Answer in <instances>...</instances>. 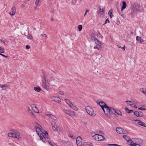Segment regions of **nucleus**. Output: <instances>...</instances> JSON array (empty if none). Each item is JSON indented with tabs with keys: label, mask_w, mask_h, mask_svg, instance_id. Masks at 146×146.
Here are the masks:
<instances>
[{
	"label": "nucleus",
	"mask_w": 146,
	"mask_h": 146,
	"mask_svg": "<svg viewBox=\"0 0 146 146\" xmlns=\"http://www.w3.org/2000/svg\"><path fill=\"white\" fill-rule=\"evenodd\" d=\"M109 22L110 21L108 19H107L106 20L104 24H106L107 23H109Z\"/></svg>",
	"instance_id": "nucleus-45"
},
{
	"label": "nucleus",
	"mask_w": 146,
	"mask_h": 146,
	"mask_svg": "<svg viewBox=\"0 0 146 146\" xmlns=\"http://www.w3.org/2000/svg\"><path fill=\"white\" fill-rule=\"evenodd\" d=\"M34 106V105H33V106L32 107L33 110L34 111V112L36 113H39V111L38 108L36 106Z\"/></svg>",
	"instance_id": "nucleus-22"
},
{
	"label": "nucleus",
	"mask_w": 146,
	"mask_h": 146,
	"mask_svg": "<svg viewBox=\"0 0 146 146\" xmlns=\"http://www.w3.org/2000/svg\"><path fill=\"white\" fill-rule=\"evenodd\" d=\"M94 38L95 45L94 47V48L96 49L99 50H100L102 47L101 44L96 38Z\"/></svg>",
	"instance_id": "nucleus-2"
},
{
	"label": "nucleus",
	"mask_w": 146,
	"mask_h": 146,
	"mask_svg": "<svg viewBox=\"0 0 146 146\" xmlns=\"http://www.w3.org/2000/svg\"><path fill=\"white\" fill-rule=\"evenodd\" d=\"M76 143L77 146H81L82 144V139L80 136L76 138Z\"/></svg>",
	"instance_id": "nucleus-6"
},
{
	"label": "nucleus",
	"mask_w": 146,
	"mask_h": 146,
	"mask_svg": "<svg viewBox=\"0 0 146 146\" xmlns=\"http://www.w3.org/2000/svg\"><path fill=\"white\" fill-rule=\"evenodd\" d=\"M82 28V26L81 25H79L78 26V30L79 31H81Z\"/></svg>",
	"instance_id": "nucleus-37"
},
{
	"label": "nucleus",
	"mask_w": 146,
	"mask_h": 146,
	"mask_svg": "<svg viewBox=\"0 0 146 146\" xmlns=\"http://www.w3.org/2000/svg\"><path fill=\"white\" fill-rule=\"evenodd\" d=\"M15 138H17L18 139L19 141H21L22 140V138L21 137H20L19 136H18V137H15Z\"/></svg>",
	"instance_id": "nucleus-39"
},
{
	"label": "nucleus",
	"mask_w": 146,
	"mask_h": 146,
	"mask_svg": "<svg viewBox=\"0 0 146 146\" xmlns=\"http://www.w3.org/2000/svg\"><path fill=\"white\" fill-rule=\"evenodd\" d=\"M110 146H118V145L116 144H108Z\"/></svg>",
	"instance_id": "nucleus-46"
},
{
	"label": "nucleus",
	"mask_w": 146,
	"mask_h": 146,
	"mask_svg": "<svg viewBox=\"0 0 146 146\" xmlns=\"http://www.w3.org/2000/svg\"><path fill=\"white\" fill-rule=\"evenodd\" d=\"M47 115L49 117L52 118L55 120H56L57 119V118L56 117L51 114H47Z\"/></svg>",
	"instance_id": "nucleus-26"
},
{
	"label": "nucleus",
	"mask_w": 146,
	"mask_h": 146,
	"mask_svg": "<svg viewBox=\"0 0 146 146\" xmlns=\"http://www.w3.org/2000/svg\"><path fill=\"white\" fill-rule=\"evenodd\" d=\"M0 40L2 42H3L4 44H5V42L4 41H3L2 40Z\"/></svg>",
	"instance_id": "nucleus-59"
},
{
	"label": "nucleus",
	"mask_w": 146,
	"mask_h": 146,
	"mask_svg": "<svg viewBox=\"0 0 146 146\" xmlns=\"http://www.w3.org/2000/svg\"><path fill=\"white\" fill-rule=\"evenodd\" d=\"M138 109L139 110H146V109L144 108H142V107H141L140 108H139Z\"/></svg>",
	"instance_id": "nucleus-44"
},
{
	"label": "nucleus",
	"mask_w": 146,
	"mask_h": 146,
	"mask_svg": "<svg viewBox=\"0 0 146 146\" xmlns=\"http://www.w3.org/2000/svg\"><path fill=\"white\" fill-rule=\"evenodd\" d=\"M83 145L85 146H92V143L89 142H84Z\"/></svg>",
	"instance_id": "nucleus-23"
},
{
	"label": "nucleus",
	"mask_w": 146,
	"mask_h": 146,
	"mask_svg": "<svg viewBox=\"0 0 146 146\" xmlns=\"http://www.w3.org/2000/svg\"><path fill=\"white\" fill-rule=\"evenodd\" d=\"M65 100L67 104H68L70 107L72 108L75 110L77 111L78 110L77 108L70 100L68 99H65Z\"/></svg>",
	"instance_id": "nucleus-5"
},
{
	"label": "nucleus",
	"mask_w": 146,
	"mask_h": 146,
	"mask_svg": "<svg viewBox=\"0 0 146 146\" xmlns=\"http://www.w3.org/2000/svg\"><path fill=\"white\" fill-rule=\"evenodd\" d=\"M0 52L2 53H5V50L3 48L0 47Z\"/></svg>",
	"instance_id": "nucleus-35"
},
{
	"label": "nucleus",
	"mask_w": 146,
	"mask_h": 146,
	"mask_svg": "<svg viewBox=\"0 0 146 146\" xmlns=\"http://www.w3.org/2000/svg\"><path fill=\"white\" fill-rule=\"evenodd\" d=\"M123 137L128 142H129V141H131L130 138L127 135H124Z\"/></svg>",
	"instance_id": "nucleus-27"
},
{
	"label": "nucleus",
	"mask_w": 146,
	"mask_h": 146,
	"mask_svg": "<svg viewBox=\"0 0 146 146\" xmlns=\"http://www.w3.org/2000/svg\"><path fill=\"white\" fill-rule=\"evenodd\" d=\"M126 102L127 103V104L129 105L130 106H132L133 105V104H129V103H132V102L131 101H126Z\"/></svg>",
	"instance_id": "nucleus-33"
},
{
	"label": "nucleus",
	"mask_w": 146,
	"mask_h": 146,
	"mask_svg": "<svg viewBox=\"0 0 146 146\" xmlns=\"http://www.w3.org/2000/svg\"><path fill=\"white\" fill-rule=\"evenodd\" d=\"M89 12V10L88 9H86V13H87L88 12Z\"/></svg>",
	"instance_id": "nucleus-58"
},
{
	"label": "nucleus",
	"mask_w": 146,
	"mask_h": 146,
	"mask_svg": "<svg viewBox=\"0 0 146 146\" xmlns=\"http://www.w3.org/2000/svg\"><path fill=\"white\" fill-rule=\"evenodd\" d=\"M52 125V128L53 130L54 131L57 130V125L55 123H51Z\"/></svg>",
	"instance_id": "nucleus-21"
},
{
	"label": "nucleus",
	"mask_w": 146,
	"mask_h": 146,
	"mask_svg": "<svg viewBox=\"0 0 146 146\" xmlns=\"http://www.w3.org/2000/svg\"><path fill=\"white\" fill-rule=\"evenodd\" d=\"M98 105H99L102 108L103 110H104V108H105L107 106V105L104 102H100L99 103H98Z\"/></svg>",
	"instance_id": "nucleus-10"
},
{
	"label": "nucleus",
	"mask_w": 146,
	"mask_h": 146,
	"mask_svg": "<svg viewBox=\"0 0 146 146\" xmlns=\"http://www.w3.org/2000/svg\"><path fill=\"white\" fill-rule=\"evenodd\" d=\"M34 89L37 92H39L41 90V88L39 86L34 87Z\"/></svg>",
	"instance_id": "nucleus-19"
},
{
	"label": "nucleus",
	"mask_w": 146,
	"mask_h": 146,
	"mask_svg": "<svg viewBox=\"0 0 146 146\" xmlns=\"http://www.w3.org/2000/svg\"><path fill=\"white\" fill-rule=\"evenodd\" d=\"M47 82H48V81H43L42 82V86L44 89L48 91L49 90V87L47 85Z\"/></svg>",
	"instance_id": "nucleus-12"
},
{
	"label": "nucleus",
	"mask_w": 146,
	"mask_h": 146,
	"mask_svg": "<svg viewBox=\"0 0 146 146\" xmlns=\"http://www.w3.org/2000/svg\"><path fill=\"white\" fill-rule=\"evenodd\" d=\"M59 94L60 95H63L64 94V93L62 91H59Z\"/></svg>",
	"instance_id": "nucleus-53"
},
{
	"label": "nucleus",
	"mask_w": 146,
	"mask_h": 146,
	"mask_svg": "<svg viewBox=\"0 0 146 146\" xmlns=\"http://www.w3.org/2000/svg\"><path fill=\"white\" fill-rule=\"evenodd\" d=\"M48 143L50 145L52 146V145H53L52 144V143L51 142H48Z\"/></svg>",
	"instance_id": "nucleus-57"
},
{
	"label": "nucleus",
	"mask_w": 146,
	"mask_h": 146,
	"mask_svg": "<svg viewBox=\"0 0 146 146\" xmlns=\"http://www.w3.org/2000/svg\"><path fill=\"white\" fill-rule=\"evenodd\" d=\"M41 36H42L44 37L45 38H46L47 36L45 34H41Z\"/></svg>",
	"instance_id": "nucleus-42"
},
{
	"label": "nucleus",
	"mask_w": 146,
	"mask_h": 146,
	"mask_svg": "<svg viewBox=\"0 0 146 146\" xmlns=\"http://www.w3.org/2000/svg\"><path fill=\"white\" fill-rule=\"evenodd\" d=\"M31 115V116L33 118H35V116L34 114L32 112H31V113H30Z\"/></svg>",
	"instance_id": "nucleus-43"
},
{
	"label": "nucleus",
	"mask_w": 146,
	"mask_h": 146,
	"mask_svg": "<svg viewBox=\"0 0 146 146\" xmlns=\"http://www.w3.org/2000/svg\"><path fill=\"white\" fill-rule=\"evenodd\" d=\"M33 29L34 31H36V29L35 28L33 27Z\"/></svg>",
	"instance_id": "nucleus-60"
},
{
	"label": "nucleus",
	"mask_w": 146,
	"mask_h": 146,
	"mask_svg": "<svg viewBox=\"0 0 146 146\" xmlns=\"http://www.w3.org/2000/svg\"><path fill=\"white\" fill-rule=\"evenodd\" d=\"M122 6L121 7V11H122L123 9H124L126 7V3L124 1H123L122 2Z\"/></svg>",
	"instance_id": "nucleus-24"
},
{
	"label": "nucleus",
	"mask_w": 146,
	"mask_h": 146,
	"mask_svg": "<svg viewBox=\"0 0 146 146\" xmlns=\"http://www.w3.org/2000/svg\"><path fill=\"white\" fill-rule=\"evenodd\" d=\"M26 49H29V48H30V46L29 45H27L26 46Z\"/></svg>",
	"instance_id": "nucleus-49"
},
{
	"label": "nucleus",
	"mask_w": 146,
	"mask_h": 146,
	"mask_svg": "<svg viewBox=\"0 0 146 146\" xmlns=\"http://www.w3.org/2000/svg\"><path fill=\"white\" fill-rule=\"evenodd\" d=\"M144 88H142L140 90V91L142 92H143L145 95H146V90L145 89V90H143Z\"/></svg>",
	"instance_id": "nucleus-34"
},
{
	"label": "nucleus",
	"mask_w": 146,
	"mask_h": 146,
	"mask_svg": "<svg viewBox=\"0 0 146 146\" xmlns=\"http://www.w3.org/2000/svg\"><path fill=\"white\" fill-rule=\"evenodd\" d=\"M69 136L71 138H72L73 137V135H71L70 134L69 135Z\"/></svg>",
	"instance_id": "nucleus-55"
},
{
	"label": "nucleus",
	"mask_w": 146,
	"mask_h": 146,
	"mask_svg": "<svg viewBox=\"0 0 146 146\" xmlns=\"http://www.w3.org/2000/svg\"><path fill=\"white\" fill-rule=\"evenodd\" d=\"M52 146H58V145H56V144H54L53 145H52Z\"/></svg>",
	"instance_id": "nucleus-61"
},
{
	"label": "nucleus",
	"mask_w": 146,
	"mask_h": 146,
	"mask_svg": "<svg viewBox=\"0 0 146 146\" xmlns=\"http://www.w3.org/2000/svg\"><path fill=\"white\" fill-rule=\"evenodd\" d=\"M116 131L118 133L121 134L122 133V129L121 127H117L116 129Z\"/></svg>",
	"instance_id": "nucleus-17"
},
{
	"label": "nucleus",
	"mask_w": 146,
	"mask_h": 146,
	"mask_svg": "<svg viewBox=\"0 0 146 146\" xmlns=\"http://www.w3.org/2000/svg\"><path fill=\"white\" fill-rule=\"evenodd\" d=\"M128 133L127 132V131L125 130H124L123 129V132L122 133V134H126L127 133Z\"/></svg>",
	"instance_id": "nucleus-41"
},
{
	"label": "nucleus",
	"mask_w": 146,
	"mask_h": 146,
	"mask_svg": "<svg viewBox=\"0 0 146 146\" xmlns=\"http://www.w3.org/2000/svg\"><path fill=\"white\" fill-rule=\"evenodd\" d=\"M16 13V9L15 7H12L11 11L9 13V14L12 16H13Z\"/></svg>",
	"instance_id": "nucleus-14"
},
{
	"label": "nucleus",
	"mask_w": 146,
	"mask_h": 146,
	"mask_svg": "<svg viewBox=\"0 0 146 146\" xmlns=\"http://www.w3.org/2000/svg\"><path fill=\"white\" fill-rule=\"evenodd\" d=\"M119 48H121L123 50H125V46H124L123 47H121V46H119Z\"/></svg>",
	"instance_id": "nucleus-48"
},
{
	"label": "nucleus",
	"mask_w": 146,
	"mask_h": 146,
	"mask_svg": "<svg viewBox=\"0 0 146 146\" xmlns=\"http://www.w3.org/2000/svg\"><path fill=\"white\" fill-rule=\"evenodd\" d=\"M86 111L89 115L92 116H95L96 115L94 113V111L89 106H86L85 107Z\"/></svg>",
	"instance_id": "nucleus-3"
},
{
	"label": "nucleus",
	"mask_w": 146,
	"mask_h": 146,
	"mask_svg": "<svg viewBox=\"0 0 146 146\" xmlns=\"http://www.w3.org/2000/svg\"><path fill=\"white\" fill-rule=\"evenodd\" d=\"M125 110L126 112L128 113H134L133 111V110H129L127 108H125Z\"/></svg>",
	"instance_id": "nucleus-28"
},
{
	"label": "nucleus",
	"mask_w": 146,
	"mask_h": 146,
	"mask_svg": "<svg viewBox=\"0 0 146 146\" xmlns=\"http://www.w3.org/2000/svg\"><path fill=\"white\" fill-rule=\"evenodd\" d=\"M44 131H40V133H38V135L40 137L41 139L42 140V141L44 142L45 141V138L44 137Z\"/></svg>",
	"instance_id": "nucleus-9"
},
{
	"label": "nucleus",
	"mask_w": 146,
	"mask_h": 146,
	"mask_svg": "<svg viewBox=\"0 0 146 146\" xmlns=\"http://www.w3.org/2000/svg\"><path fill=\"white\" fill-rule=\"evenodd\" d=\"M92 137L95 140L100 141H103L105 139V137L104 136L98 134L94 135L92 136Z\"/></svg>",
	"instance_id": "nucleus-4"
},
{
	"label": "nucleus",
	"mask_w": 146,
	"mask_h": 146,
	"mask_svg": "<svg viewBox=\"0 0 146 146\" xmlns=\"http://www.w3.org/2000/svg\"><path fill=\"white\" fill-rule=\"evenodd\" d=\"M136 145V144L135 143L131 144V143L130 144V145L131 146H135V145Z\"/></svg>",
	"instance_id": "nucleus-54"
},
{
	"label": "nucleus",
	"mask_w": 146,
	"mask_h": 146,
	"mask_svg": "<svg viewBox=\"0 0 146 146\" xmlns=\"http://www.w3.org/2000/svg\"><path fill=\"white\" fill-rule=\"evenodd\" d=\"M136 39L139 42H143V40L141 39V38L138 36H137L136 37Z\"/></svg>",
	"instance_id": "nucleus-25"
},
{
	"label": "nucleus",
	"mask_w": 146,
	"mask_h": 146,
	"mask_svg": "<svg viewBox=\"0 0 146 146\" xmlns=\"http://www.w3.org/2000/svg\"><path fill=\"white\" fill-rule=\"evenodd\" d=\"M112 110L113 111H112V113L114 114L116 116H117V115H122V113L119 110H116L113 108Z\"/></svg>",
	"instance_id": "nucleus-8"
},
{
	"label": "nucleus",
	"mask_w": 146,
	"mask_h": 146,
	"mask_svg": "<svg viewBox=\"0 0 146 146\" xmlns=\"http://www.w3.org/2000/svg\"><path fill=\"white\" fill-rule=\"evenodd\" d=\"M14 133H8V136L9 137H13L15 138V136Z\"/></svg>",
	"instance_id": "nucleus-29"
},
{
	"label": "nucleus",
	"mask_w": 146,
	"mask_h": 146,
	"mask_svg": "<svg viewBox=\"0 0 146 146\" xmlns=\"http://www.w3.org/2000/svg\"><path fill=\"white\" fill-rule=\"evenodd\" d=\"M64 111L65 113L69 115L71 117H73L75 116L74 111H71L65 110H64Z\"/></svg>",
	"instance_id": "nucleus-7"
},
{
	"label": "nucleus",
	"mask_w": 146,
	"mask_h": 146,
	"mask_svg": "<svg viewBox=\"0 0 146 146\" xmlns=\"http://www.w3.org/2000/svg\"><path fill=\"white\" fill-rule=\"evenodd\" d=\"M0 55H1V56H3V57H5V58H7V57H7V56H5V55H4V54H1V53H0Z\"/></svg>",
	"instance_id": "nucleus-52"
},
{
	"label": "nucleus",
	"mask_w": 146,
	"mask_h": 146,
	"mask_svg": "<svg viewBox=\"0 0 146 146\" xmlns=\"http://www.w3.org/2000/svg\"><path fill=\"white\" fill-rule=\"evenodd\" d=\"M7 87V84H5L4 85H2L1 87L2 88L3 90H5L6 89L5 88Z\"/></svg>",
	"instance_id": "nucleus-32"
},
{
	"label": "nucleus",
	"mask_w": 146,
	"mask_h": 146,
	"mask_svg": "<svg viewBox=\"0 0 146 146\" xmlns=\"http://www.w3.org/2000/svg\"><path fill=\"white\" fill-rule=\"evenodd\" d=\"M105 9L104 7H100V9L99 11H100L101 13V15L104 14V10Z\"/></svg>",
	"instance_id": "nucleus-20"
},
{
	"label": "nucleus",
	"mask_w": 146,
	"mask_h": 146,
	"mask_svg": "<svg viewBox=\"0 0 146 146\" xmlns=\"http://www.w3.org/2000/svg\"><path fill=\"white\" fill-rule=\"evenodd\" d=\"M58 80L59 79L58 78H55L53 79V81L54 82H57L58 81Z\"/></svg>",
	"instance_id": "nucleus-40"
},
{
	"label": "nucleus",
	"mask_w": 146,
	"mask_h": 146,
	"mask_svg": "<svg viewBox=\"0 0 146 146\" xmlns=\"http://www.w3.org/2000/svg\"><path fill=\"white\" fill-rule=\"evenodd\" d=\"M36 131L37 134L40 133V131H44V130L40 126H39L38 127H37L36 129Z\"/></svg>",
	"instance_id": "nucleus-15"
},
{
	"label": "nucleus",
	"mask_w": 146,
	"mask_h": 146,
	"mask_svg": "<svg viewBox=\"0 0 146 146\" xmlns=\"http://www.w3.org/2000/svg\"><path fill=\"white\" fill-rule=\"evenodd\" d=\"M135 146H141L139 144H136V145H135Z\"/></svg>",
	"instance_id": "nucleus-62"
},
{
	"label": "nucleus",
	"mask_w": 146,
	"mask_h": 146,
	"mask_svg": "<svg viewBox=\"0 0 146 146\" xmlns=\"http://www.w3.org/2000/svg\"><path fill=\"white\" fill-rule=\"evenodd\" d=\"M27 38L28 39L32 40L33 39V37L31 34H28V35L27 36Z\"/></svg>",
	"instance_id": "nucleus-31"
},
{
	"label": "nucleus",
	"mask_w": 146,
	"mask_h": 146,
	"mask_svg": "<svg viewBox=\"0 0 146 146\" xmlns=\"http://www.w3.org/2000/svg\"><path fill=\"white\" fill-rule=\"evenodd\" d=\"M44 136L46 137L47 138H48V133H47V131H44Z\"/></svg>",
	"instance_id": "nucleus-36"
},
{
	"label": "nucleus",
	"mask_w": 146,
	"mask_h": 146,
	"mask_svg": "<svg viewBox=\"0 0 146 146\" xmlns=\"http://www.w3.org/2000/svg\"><path fill=\"white\" fill-rule=\"evenodd\" d=\"M40 0H36L35 2V4L36 6H38L39 2H40Z\"/></svg>",
	"instance_id": "nucleus-38"
},
{
	"label": "nucleus",
	"mask_w": 146,
	"mask_h": 146,
	"mask_svg": "<svg viewBox=\"0 0 146 146\" xmlns=\"http://www.w3.org/2000/svg\"><path fill=\"white\" fill-rule=\"evenodd\" d=\"M105 109H106V110H105L104 109V110H103L105 114L108 117H110L111 116V113H112V111H113L112 110L113 108L107 106L105 108Z\"/></svg>",
	"instance_id": "nucleus-1"
},
{
	"label": "nucleus",
	"mask_w": 146,
	"mask_h": 146,
	"mask_svg": "<svg viewBox=\"0 0 146 146\" xmlns=\"http://www.w3.org/2000/svg\"><path fill=\"white\" fill-rule=\"evenodd\" d=\"M86 14H87V13H86V12L84 14V17H85L86 15Z\"/></svg>",
	"instance_id": "nucleus-63"
},
{
	"label": "nucleus",
	"mask_w": 146,
	"mask_h": 146,
	"mask_svg": "<svg viewBox=\"0 0 146 146\" xmlns=\"http://www.w3.org/2000/svg\"><path fill=\"white\" fill-rule=\"evenodd\" d=\"M134 121H138V122L139 121H140V120L137 119H134Z\"/></svg>",
	"instance_id": "nucleus-56"
},
{
	"label": "nucleus",
	"mask_w": 146,
	"mask_h": 146,
	"mask_svg": "<svg viewBox=\"0 0 146 146\" xmlns=\"http://www.w3.org/2000/svg\"><path fill=\"white\" fill-rule=\"evenodd\" d=\"M43 79H44V81H45V82L47 81V80L45 76H44Z\"/></svg>",
	"instance_id": "nucleus-51"
},
{
	"label": "nucleus",
	"mask_w": 146,
	"mask_h": 146,
	"mask_svg": "<svg viewBox=\"0 0 146 146\" xmlns=\"http://www.w3.org/2000/svg\"><path fill=\"white\" fill-rule=\"evenodd\" d=\"M51 98L55 101L59 103L61 102L60 99L57 97L53 96L51 97Z\"/></svg>",
	"instance_id": "nucleus-13"
},
{
	"label": "nucleus",
	"mask_w": 146,
	"mask_h": 146,
	"mask_svg": "<svg viewBox=\"0 0 146 146\" xmlns=\"http://www.w3.org/2000/svg\"><path fill=\"white\" fill-rule=\"evenodd\" d=\"M77 0H73L72 1V3L73 4H74L76 3Z\"/></svg>",
	"instance_id": "nucleus-50"
},
{
	"label": "nucleus",
	"mask_w": 146,
	"mask_h": 146,
	"mask_svg": "<svg viewBox=\"0 0 146 146\" xmlns=\"http://www.w3.org/2000/svg\"><path fill=\"white\" fill-rule=\"evenodd\" d=\"M108 14L110 18H111L112 17V10H110L108 12Z\"/></svg>",
	"instance_id": "nucleus-30"
},
{
	"label": "nucleus",
	"mask_w": 146,
	"mask_h": 146,
	"mask_svg": "<svg viewBox=\"0 0 146 146\" xmlns=\"http://www.w3.org/2000/svg\"><path fill=\"white\" fill-rule=\"evenodd\" d=\"M134 114L139 117H141L143 116V113L141 111H135L134 112Z\"/></svg>",
	"instance_id": "nucleus-11"
},
{
	"label": "nucleus",
	"mask_w": 146,
	"mask_h": 146,
	"mask_svg": "<svg viewBox=\"0 0 146 146\" xmlns=\"http://www.w3.org/2000/svg\"><path fill=\"white\" fill-rule=\"evenodd\" d=\"M28 111L29 112V113H31V112H32L31 110L29 107L28 108Z\"/></svg>",
	"instance_id": "nucleus-47"
},
{
	"label": "nucleus",
	"mask_w": 146,
	"mask_h": 146,
	"mask_svg": "<svg viewBox=\"0 0 146 146\" xmlns=\"http://www.w3.org/2000/svg\"><path fill=\"white\" fill-rule=\"evenodd\" d=\"M12 131L14 133V134L15 138L19 136H20V133L17 130H12Z\"/></svg>",
	"instance_id": "nucleus-16"
},
{
	"label": "nucleus",
	"mask_w": 146,
	"mask_h": 146,
	"mask_svg": "<svg viewBox=\"0 0 146 146\" xmlns=\"http://www.w3.org/2000/svg\"><path fill=\"white\" fill-rule=\"evenodd\" d=\"M137 123L139 125H140L146 127V124L144 122L141 121L140 120L139 121V122H138Z\"/></svg>",
	"instance_id": "nucleus-18"
},
{
	"label": "nucleus",
	"mask_w": 146,
	"mask_h": 146,
	"mask_svg": "<svg viewBox=\"0 0 146 146\" xmlns=\"http://www.w3.org/2000/svg\"><path fill=\"white\" fill-rule=\"evenodd\" d=\"M37 6H36H36L35 7V9H36L37 8Z\"/></svg>",
	"instance_id": "nucleus-64"
}]
</instances>
